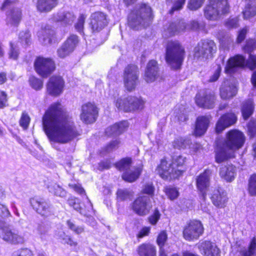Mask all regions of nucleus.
<instances>
[{
    "mask_svg": "<svg viewBox=\"0 0 256 256\" xmlns=\"http://www.w3.org/2000/svg\"><path fill=\"white\" fill-rule=\"evenodd\" d=\"M43 129L50 141L68 143L80 135L60 102L52 103L42 117Z\"/></svg>",
    "mask_w": 256,
    "mask_h": 256,
    "instance_id": "obj_1",
    "label": "nucleus"
},
{
    "mask_svg": "<svg viewBox=\"0 0 256 256\" xmlns=\"http://www.w3.org/2000/svg\"><path fill=\"white\" fill-rule=\"evenodd\" d=\"M246 142V136L242 131L236 128L228 130L223 140L216 142L215 162L220 164L234 158L236 152L244 146Z\"/></svg>",
    "mask_w": 256,
    "mask_h": 256,
    "instance_id": "obj_2",
    "label": "nucleus"
},
{
    "mask_svg": "<svg viewBox=\"0 0 256 256\" xmlns=\"http://www.w3.org/2000/svg\"><path fill=\"white\" fill-rule=\"evenodd\" d=\"M186 158L182 154L173 156L168 164L166 158H163L157 166L156 170L164 180L172 182L178 180L186 171Z\"/></svg>",
    "mask_w": 256,
    "mask_h": 256,
    "instance_id": "obj_3",
    "label": "nucleus"
},
{
    "mask_svg": "<svg viewBox=\"0 0 256 256\" xmlns=\"http://www.w3.org/2000/svg\"><path fill=\"white\" fill-rule=\"evenodd\" d=\"M186 54L185 48L180 41L170 40L167 42L164 58L172 70H178L181 69Z\"/></svg>",
    "mask_w": 256,
    "mask_h": 256,
    "instance_id": "obj_4",
    "label": "nucleus"
},
{
    "mask_svg": "<svg viewBox=\"0 0 256 256\" xmlns=\"http://www.w3.org/2000/svg\"><path fill=\"white\" fill-rule=\"evenodd\" d=\"M132 164V158L130 156L122 158L114 164L116 170L123 172L121 177L126 182L132 183L136 182L143 171L144 165L142 164L134 166L132 170H130Z\"/></svg>",
    "mask_w": 256,
    "mask_h": 256,
    "instance_id": "obj_5",
    "label": "nucleus"
},
{
    "mask_svg": "<svg viewBox=\"0 0 256 256\" xmlns=\"http://www.w3.org/2000/svg\"><path fill=\"white\" fill-rule=\"evenodd\" d=\"M144 103L141 96L130 95L118 98L114 102V106L118 110L129 113L142 110Z\"/></svg>",
    "mask_w": 256,
    "mask_h": 256,
    "instance_id": "obj_6",
    "label": "nucleus"
},
{
    "mask_svg": "<svg viewBox=\"0 0 256 256\" xmlns=\"http://www.w3.org/2000/svg\"><path fill=\"white\" fill-rule=\"evenodd\" d=\"M204 232V225L200 220L191 219L186 222L182 230L183 238L189 242L198 240Z\"/></svg>",
    "mask_w": 256,
    "mask_h": 256,
    "instance_id": "obj_7",
    "label": "nucleus"
},
{
    "mask_svg": "<svg viewBox=\"0 0 256 256\" xmlns=\"http://www.w3.org/2000/svg\"><path fill=\"white\" fill-rule=\"evenodd\" d=\"M217 46L215 42L210 39H203L194 48V58L197 60L212 59L216 52Z\"/></svg>",
    "mask_w": 256,
    "mask_h": 256,
    "instance_id": "obj_8",
    "label": "nucleus"
},
{
    "mask_svg": "<svg viewBox=\"0 0 256 256\" xmlns=\"http://www.w3.org/2000/svg\"><path fill=\"white\" fill-rule=\"evenodd\" d=\"M216 102V94L207 88L198 90L194 96V102L197 106L204 110L214 108Z\"/></svg>",
    "mask_w": 256,
    "mask_h": 256,
    "instance_id": "obj_9",
    "label": "nucleus"
},
{
    "mask_svg": "<svg viewBox=\"0 0 256 256\" xmlns=\"http://www.w3.org/2000/svg\"><path fill=\"white\" fill-rule=\"evenodd\" d=\"M34 67L36 72L40 76L47 78L54 72L56 64L52 58L38 56L34 60Z\"/></svg>",
    "mask_w": 256,
    "mask_h": 256,
    "instance_id": "obj_10",
    "label": "nucleus"
},
{
    "mask_svg": "<svg viewBox=\"0 0 256 256\" xmlns=\"http://www.w3.org/2000/svg\"><path fill=\"white\" fill-rule=\"evenodd\" d=\"M124 86L127 91L134 90L139 82V69L134 64H128L124 69L122 75Z\"/></svg>",
    "mask_w": 256,
    "mask_h": 256,
    "instance_id": "obj_11",
    "label": "nucleus"
},
{
    "mask_svg": "<svg viewBox=\"0 0 256 256\" xmlns=\"http://www.w3.org/2000/svg\"><path fill=\"white\" fill-rule=\"evenodd\" d=\"M230 4L228 0H208L204 8V16H222L230 12Z\"/></svg>",
    "mask_w": 256,
    "mask_h": 256,
    "instance_id": "obj_12",
    "label": "nucleus"
},
{
    "mask_svg": "<svg viewBox=\"0 0 256 256\" xmlns=\"http://www.w3.org/2000/svg\"><path fill=\"white\" fill-rule=\"evenodd\" d=\"M100 108L94 102L84 103L80 106V120L83 123L90 124L95 122L99 115Z\"/></svg>",
    "mask_w": 256,
    "mask_h": 256,
    "instance_id": "obj_13",
    "label": "nucleus"
},
{
    "mask_svg": "<svg viewBox=\"0 0 256 256\" xmlns=\"http://www.w3.org/2000/svg\"><path fill=\"white\" fill-rule=\"evenodd\" d=\"M130 208L136 215L144 216L148 214L152 210L151 200L143 196H138L130 204Z\"/></svg>",
    "mask_w": 256,
    "mask_h": 256,
    "instance_id": "obj_14",
    "label": "nucleus"
},
{
    "mask_svg": "<svg viewBox=\"0 0 256 256\" xmlns=\"http://www.w3.org/2000/svg\"><path fill=\"white\" fill-rule=\"evenodd\" d=\"M30 203L32 209L42 216L47 218L52 214L51 204L44 198L34 196L30 198Z\"/></svg>",
    "mask_w": 256,
    "mask_h": 256,
    "instance_id": "obj_15",
    "label": "nucleus"
},
{
    "mask_svg": "<svg viewBox=\"0 0 256 256\" xmlns=\"http://www.w3.org/2000/svg\"><path fill=\"white\" fill-rule=\"evenodd\" d=\"M65 82L62 76L54 74L52 76L46 84L47 94L53 97L60 96L64 92Z\"/></svg>",
    "mask_w": 256,
    "mask_h": 256,
    "instance_id": "obj_16",
    "label": "nucleus"
},
{
    "mask_svg": "<svg viewBox=\"0 0 256 256\" xmlns=\"http://www.w3.org/2000/svg\"><path fill=\"white\" fill-rule=\"evenodd\" d=\"M238 122L236 114L229 111L222 114L217 120L214 131L216 134H221L225 129L234 125Z\"/></svg>",
    "mask_w": 256,
    "mask_h": 256,
    "instance_id": "obj_17",
    "label": "nucleus"
},
{
    "mask_svg": "<svg viewBox=\"0 0 256 256\" xmlns=\"http://www.w3.org/2000/svg\"><path fill=\"white\" fill-rule=\"evenodd\" d=\"M211 174L212 170L206 168L196 178V187L203 201H205L206 200L207 192L210 186V176Z\"/></svg>",
    "mask_w": 256,
    "mask_h": 256,
    "instance_id": "obj_18",
    "label": "nucleus"
},
{
    "mask_svg": "<svg viewBox=\"0 0 256 256\" xmlns=\"http://www.w3.org/2000/svg\"><path fill=\"white\" fill-rule=\"evenodd\" d=\"M79 42L78 37L70 34L57 50V54L60 58L69 56L76 49Z\"/></svg>",
    "mask_w": 256,
    "mask_h": 256,
    "instance_id": "obj_19",
    "label": "nucleus"
},
{
    "mask_svg": "<svg viewBox=\"0 0 256 256\" xmlns=\"http://www.w3.org/2000/svg\"><path fill=\"white\" fill-rule=\"evenodd\" d=\"M198 248L203 256H220V249L210 240H202L198 244Z\"/></svg>",
    "mask_w": 256,
    "mask_h": 256,
    "instance_id": "obj_20",
    "label": "nucleus"
},
{
    "mask_svg": "<svg viewBox=\"0 0 256 256\" xmlns=\"http://www.w3.org/2000/svg\"><path fill=\"white\" fill-rule=\"evenodd\" d=\"M160 68L158 62L154 60H150L146 66L143 79L147 83H151L160 77Z\"/></svg>",
    "mask_w": 256,
    "mask_h": 256,
    "instance_id": "obj_21",
    "label": "nucleus"
},
{
    "mask_svg": "<svg viewBox=\"0 0 256 256\" xmlns=\"http://www.w3.org/2000/svg\"><path fill=\"white\" fill-rule=\"evenodd\" d=\"M210 200L212 204L217 208H224L228 201V193L223 188L218 186L214 190Z\"/></svg>",
    "mask_w": 256,
    "mask_h": 256,
    "instance_id": "obj_22",
    "label": "nucleus"
},
{
    "mask_svg": "<svg viewBox=\"0 0 256 256\" xmlns=\"http://www.w3.org/2000/svg\"><path fill=\"white\" fill-rule=\"evenodd\" d=\"M211 116L210 115L200 116L196 118L193 134L196 137L204 135L209 127Z\"/></svg>",
    "mask_w": 256,
    "mask_h": 256,
    "instance_id": "obj_23",
    "label": "nucleus"
},
{
    "mask_svg": "<svg viewBox=\"0 0 256 256\" xmlns=\"http://www.w3.org/2000/svg\"><path fill=\"white\" fill-rule=\"evenodd\" d=\"M246 58L240 54H237L230 58L225 67V72L228 74L234 72L236 69L238 68H244L245 66Z\"/></svg>",
    "mask_w": 256,
    "mask_h": 256,
    "instance_id": "obj_24",
    "label": "nucleus"
},
{
    "mask_svg": "<svg viewBox=\"0 0 256 256\" xmlns=\"http://www.w3.org/2000/svg\"><path fill=\"white\" fill-rule=\"evenodd\" d=\"M2 238L5 241L12 244H22L24 242L23 236L20 234L17 230H11L8 228H2Z\"/></svg>",
    "mask_w": 256,
    "mask_h": 256,
    "instance_id": "obj_25",
    "label": "nucleus"
},
{
    "mask_svg": "<svg viewBox=\"0 0 256 256\" xmlns=\"http://www.w3.org/2000/svg\"><path fill=\"white\" fill-rule=\"evenodd\" d=\"M236 166L232 164H227L220 167L219 175L222 179L228 182H231L236 177Z\"/></svg>",
    "mask_w": 256,
    "mask_h": 256,
    "instance_id": "obj_26",
    "label": "nucleus"
},
{
    "mask_svg": "<svg viewBox=\"0 0 256 256\" xmlns=\"http://www.w3.org/2000/svg\"><path fill=\"white\" fill-rule=\"evenodd\" d=\"M58 239L64 245H67L76 252L80 248L79 240L72 234L62 232L58 235Z\"/></svg>",
    "mask_w": 256,
    "mask_h": 256,
    "instance_id": "obj_27",
    "label": "nucleus"
},
{
    "mask_svg": "<svg viewBox=\"0 0 256 256\" xmlns=\"http://www.w3.org/2000/svg\"><path fill=\"white\" fill-rule=\"evenodd\" d=\"M136 252L138 256H157L156 246L150 242L142 243L137 247Z\"/></svg>",
    "mask_w": 256,
    "mask_h": 256,
    "instance_id": "obj_28",
    "label": "nucleus"
},
{
    "mask_svg": "<svg viewBox=\"0 0 256 256\" xmlns=\"http://www.w3.org/2000/svg\"><path fill=\"white\" fill-rule=\"evenodd\" d=\"M108 23L106 17H92L90 20V27L93 33L100 32Z\"/></svg>",
    "mask_w": 256,
    "mask_h": 256,
    "instance_id": "obj_29",
    "label": "nucleus"
},
{
    "mask_svg": "<svg viewBox=\"0 0 256 256\" xmlns=\"http://www.w3.org/2000/svg\"><path fill=\"white\" fill-rule=\"evenodd\" d=\"M58 4V0H38L36 8L42 12L51 11Z\"/></svg>",
    "mask_w": 256,
    "mask_h": 256,
    "instance_id": "obj_30",
    "label": "nucleus"
},
{
    "mask_svg": "<svg viewBox=\"0 0 256 256\" xmlns=\"http://www.w3.org/2000/svg\"><path fill=\"white\" fill-rule=\"evenodd\" d=\"M131 13L136 16H152L153 12L151 6L146 3H140L138 8H134Z\"/></svg>",
    "mask_w": 256,
    "mask_h": 256,
    "instance_id": "obj_31",
    "label": "nucleus"
},
{
    "mask_svg": "<svg viewBox=\"0 0 256 256\" xmlns=\"http://www.w3.org/2000/svg\"><path fill=\"white\" fill-rule=\"evenodd\" d=\"M238 252L240 256H254L256 254V237L250 239L247 248L243 247Z\"/></svg>",
    "mask_w": 256,
    "mask_h": 256,
    "instance_id": "obj_32",
    "label": "nucleus"
},
{
    "mask_svg": "<svg viewBox=\"0 0 256 256\" xmlns=\"http://www.w3.org/2000/svg\"><path fill=\"white\" fill-rule=\"evenodd\" d=\"M155 194V187L151 182H147L142 185L139 196H143L150 200L153 198Z\"/></svg>",
    "mask_w": 256,
    "mask_h": 256,
    "instance_id": "obj_33",
    "label": "nucleus"
},
{
    "mask_svg": "<svg viewBox=\"0 0 256 256\" xmlns=\"http://www.w3.org/2000/svg\"><path fill=\"white\" fill-rule=\"evenodd\" d=\"M254 111V104L252 101L248 100L243 103L241 112L244 120H247L252 114Z\"/></svg>",
    "mask_w": 256,
    "mask_h": 256,
    "instance_id": "obj_34",
    "label": "nucleus"
},
{
    "mask_svg": "<svg viewBox=\"0 0 256 256\" xmlns=\"http://www.w3.org/2000/svg\"><path fill=\"white\" fill-rule=\"evenodd\" d=\"M236 94V90L233 86H224L220 88V95L222 99L228 100L232 98Z\"/></svg>",
    "mask_w": 256,
    "mask_h": 256,
    "instance_id": "obj_35",
    "label": "nucleus"
},
{
    "mask_svg": "<svg viewBox=\"0 0 256 256\" xmlns=\"http://www.w3.org/2000/svg\"><path fill=\"white\" fill-rule=\"evenodd\" d=\"M78 212L86 217L89 218L92 216L94 214L92 204L89 200L86 202H82Z\"/></svg>",
    "mask_w": 256,
    "mask_h": 256,
    "instance_id": "obj_36",
    "label": "nucleus"
},
{
    "mask_svg": "<svg viewBox=\"0 0 256 256\" xmlns=\"http://www.w3.org/2000/svg\"><path fill=\"white\" fill-rule=\"evenodd\" d=\"M186 26L183 24L172 22L169 25L168 30L170 36H172L181 32H184Z\"/></svg>",
    "mask_w": 256,
    "mask_h": 256,
    "instance_id": "obj_37",
    "label": "nucleus"
},
{
    "mask_svg": "<svg viewBox=\"0 0 256 256\" xmlns=\"http://www.w3.org/2000/svg\"><path fill=\"white\" fill-rule=\"evenodd\" d=\"M248 192L251 196H256V173L250 175L248 180Z\"/></svg>",
    "mask_w": 256,
    "mask_h": 256,
    "instance_id": "obj_38",
    "label": "nucleus"
},
{
    "mask_svg": "<svg viewBox=\"0 0 256 256\" xmlns=\"http://www.w3.org/2000/svg\"><path fill=\"white\" fill-rule=\"evenodd\" d=\"M164 192L165 193L167 197L172 200L176 199L179 196L178 188L171 186H168L164 187Z\"/></svg>",
    "mask_w": 256,
    "mask_h": 256,
    "instance_id": "obj_39",
    "label": "nucleus"
},
{
    "mask_svg": "<svg viewBox=\"0 0 256 256\" xmlns=\"http://www.w3.org/2000/svg\"><path fill=\"white\" fill-rule=\"evenodd\" d=\"M129 124L126 120H124L114 124V132L120 135L127 130Z\"/></svg>",
    "mask_w": 256,
    "mask_h": 256,
    "instance_id": "obj_40",
    "label": "nucleus"
},
{
    "mask_svg": "<svg viewBox=\"0 0 256 256\" xmlns=\"http://www.w3.org/2000/svg\"><path fill=\"white\" fill-rule=\"evenodd\" d=\"M31 118L26 111H23L19 120V125L24 130H26L30 124Z\"/></svg>",
    "mask_w": 256,
    "mask_h": 256,
    "instance_id": "obj_41",
    "label": "nucleus"
},
{
    "mask_svg": "<svg viewBox=\"0 0 256 256\" xmlns=\"http://www.w3.org/2000/svg\"><path fill=\"white\" fill-rule=\"evenodd\" d=\"M168 240V236L166 230H160L156 238V243L158 247H164Z\"/></svg>",
    "mask_w": 256,
    "mask_h": 256,
    "instance_id": "obj_42",
    "label": "nucleus"
},
{
    "mask_svg": "<svg viewBox=\"0 0 256 256\" xmlns=\"http://www.w3.org/2000/svg\"><path fill=\"white\" fill-rule=\"evenodd\" d=\"M161 213L158 208H155L152 212L148 217V223L152 226H156L161 217Z\"/></svg>",
    "mask_w": 256,
    "mask_h": 256,
    "instance_id": "obj_43",
    "label": "nucleus"
},
{
    "mask_svg": "<svg viewBox=\"0 0 256 256\" xmlns=\"http://www.w3.org/2000/svg\"><path fill=\"white\" fill-rule=\"evenodd\" d=\"M28 82L30 86L36 90H40L43 87V80L34 76L30 77Z\"/></svg>",
    "mask_w": 256,
    "mask_h": 256,
    "instance_id": "obj_44",
    "label": "nucleus"
},
{
    "mask_svg": "<svg viewBox=\"0 0 256 256\" xmlns=\"http://www.w3.org/2000/svg\"><path fill=\"white\" fill-rule=\"evenodd\" d=\"M132 193L126 189L118 188L116 192V198L118 201L123 202L130 198Z\"/></svg>",
    "mask_w": 256,
    "mask_h": 256,
    "instance_id": "obj_45",
    "label": "nucleus"
},
{
    "mask_svg": "<svg viewBox=\"0 0 256 256\" xmlns=\"http://www.w3.org/2000/svg\"><path fill=\"white\" fill-rule=\"evenodd\" d=\"M50 191L54 196L60 198L66 197L67 194L66 191L62 186L57 184L53 185Z\"/></svg>",
    "mask_w": 256,
    "mask_h": 256,
    "instance_id": "obj_46",
    "label": "nucleus"
},
{
    "mask_svg": "<svg viewBox=\"0 0 256 256\" xmlns=\"http://www.w3.org/2000/svg\"><path fill=\"white\" fill-rule=\"evenodd\" d=\"M112 158H106L101 160L98 163V169L100 171L110 168L114 166Z\"/></svg>",
    "mask_w": 256,
    "mask_h": 256,
    "instance_id": "obj_47",
    "label": "nucleus"
},
{
    "mask_svg": "<svg viewBox=\"0 0 256 256\" xmlns=\"http://www.w3.org/2000/svg\"><path fill=\"white\" fill-rule=\"evenodd\" d=\"M66 224L70 230L78 235L84 232V228L83 226H76L74 222L70 220H67L66 221Z\"/></svg>",
    "mask_w": 256,
    "mask_h": 256,
    "instance_id": "obj_48",
    "label": "nucleus"
},
{
    "mask_svg": "<svg viewBox=\"0 0 256 256\" xmlns=\"http://www.w3.org/2000/svg\"><path fill=\"white\" fill-rule=\"evenodd\" d=\"M19 38L26 46L30 45L32 42L31 34L28 30L22 31L20 34Z\"/></svg>",
    "mask_w": 256,
    "mask_h": 256,
    "instance_id": "obj_49",
    "label": "nucleus"
},
{
    "mask_svg": "<svg viewBox=\"0 0 256 256\" xmlns=\"http://www.w3.org/2000/svg\"><path fill=\"white\" fill-rule=\"evenodd\" d=\"M67 202L70 206L76 211H78L82 203L78 198L74 196L69 197L67 200Z\"/></svg>",
    "mask_w": 256,
    "mask_h": 256,
    "instance_id": "obj_50",
    "label": "nucleus"
},
{
    "mask_svg": "<svg viewBox=\"0 0 256 256\" xmlns=\"http://www.w3.org/2000/svg\"><path fill=\"white\" fill-rule=\"evenodd\" d=\"M247 134L250 138L256 136V120H251L247 124Z\"/></svg>",
    "mask_w": 256,
    "mask_h": 256,
    "instance_id": "obj_51",
    "label": "nucleus"
},
{
    "mask_svg": "<svg viewBox=\"0 0 256 256\" xmlns=\"http://www.w3.org/2000/svg\"><path fill=\"white\" fill-rule=\"evenodd\" d=\"M245 66L250 70H254L256 68V54H249L248 58L246 60Z\"/></svg>",
    "mask_w": 256,
    "mask_h": 256,
    "instance_id": "obj_52",
    "label": "nucleus"
},
{
    "mask_svg": "<svg viewBox=\"0 0 256 256\" xmlns=\"http://www.w3.org/2000/svg\"><path fill=\"white\" fill-rule=\"evenodd\" d=\"M205 0H188L187 7L191 10H196L200 8Z\"/></svg>",
    "mask_w": 256,
    "mask_h": 256,
    "instance_id": "obj_53",
    "label": "nucleus"
},
{
    "mask_svg": "<svg viewBox=\"0 0 256 256\" xmlns=\"http://www.w3.org/2000/svg\"><path fill=\"white\" fill-rule=\"evenodd\" d=\"M68 186L80 195H86L84 189L82 184L79 182L70 183L68 184Z\"/></svg>",
    "mask_w": 256,
    "mask_h": 256,
    "instance_id": "obj_54",
    "label": "nucleus"
},
{
    "mask_svg": "<svg viewBox=\"0 0 256 256\" xmlns=\"http://www.w3.org/2000/svg\"><path fill=\"white\" fill-rule=\"evenodd\" d=\"M186 0H176L169 10V14H173L175 12L180 10L184 7Z\"/></svg>",
    "mask_w": 256,
    "mask_h": 256,
    "instance_id": "obj_55",
    "label": "nucleus"
},
{
    "mask_svg": "<svg viewBox=\"0 0 256 256\" xmlns=\"http://www.w3.org/2000/svg\"><path fill=\"white\" fill-rule=\"evenodd\" d=\"M8 96L7 92L0 90V110L8 106Z\"/></svg>",
    "mask_w": 256,
    "mask_h": 256,
    "instance_id": "obj_56",
    "label": "nucleus"
},
{
    "mask_svg": "<svg viewBox=\"0 0 256 256\" xmlns=\"http://www.w3.org/2000/svg\"><path fill=\"white\" fill-rule=\"evenodd\" d=\"M256 48V42L252 39H248L246 40V44L242 47V50L245 52L249 54Z\"/></svg>",
    "mask_w": 256,
    "mask_h": 256,
    "instance_id": "obj_57",
    "label": "nucleus"
},
{
    "mask_svg": "<svg viewBox=\"0 0 256 256\" xmlns=\"http://www.w3.org/2000/svg\"><path fill=\"white\" fill-rule=\"evenodd\" d=\"M242 12L244 16H255L256 15V6L248 4Z\"/></svg>",
    "mask_w": 256,
    "mask_h": 256,
    "instance_id": "obj_58",
    "label": "nucleus"
},
{
    "mask_svg": "<svg viewBox=\"0 0 256 256\" xmlns=\"http://www.w3.org/2000/svg\"><path fill=\"white\" fill-rule=\"evenodd\" d=\"M19 50L17 47L12 43L10 44V50L8 52V57L10 59L16 60L19 56Z\"/></svg>",
    "mask_w": 256,
    "mask_h": 256,
    "instance_id": "obj_59",
    "label": "nucleus"
},
{
    "mask_svg": "<svg viewBox=\"0 0 256 256\" xmlns=\"http://www.w3.org/2000/svg\"><path fill=\"white\" fill-rule=\"evenodd\" d=\"M120 144L119 140H116L110 141L104 147V150L106 152H110L118 148Z\"/></svg>",
    "mask_w": 256,
    "mask_h": 256,
    "instance_id": "obj_60",
    "label": "nucleus"
},
{
    "mask_svg": "<svg viewBox=\"0 0 256 256\" xmlns=\"http://www.w3.org/2000/svg\"><path fill=\"white\" fill-rule=\"evenodd\" d=\"M248 32V28L246 26L243 28L238 31L236 39V42L237 44H240L246 38Z\"/></svg>",
    "mask_w": 256,
    "mask_h": 256,
    "instance_id": "obj_61",
    "label": "nucleus"
},
{
    "mask_svg": "<svg viewBox=\"0 0 256 256\" xmlns=\"http://www.w3.org/2000/svg\"><path fill=\"white\" fill-rule=\"evenodd\" d=\"M150 226H145L142 227L136 234V238L138 239H141L148 236L150 232Z\"/></svg>",
    "mask_w": 256,
    "mask_h": 256,
    "instance_id": "obj_62",
    "label": "nucleus"
},
{
    "mask_svg": "<svg viewBox=\"0 0 256 256\" xmlns=\"http://www.w3.org/2000/svg\"><path fill=\"white\" fill-rule=\"evenodd\" d=\"M56 32L52 30H50L44 34V41L48 40V43L51 44L56 39Z\"/></svg>",
    "mask_w": 256,
    "mask_h": 256,
    "instance_id": "obj_63",
    "label": "nucleus"
},
{
    "mask_svg": "<svg viewBox=\"0 0 256 256\" xmlns=\"http://www.w3.org/2000/svg\"><path fill=\"white\" fill-rule=\"evenodd\" d=\"M186 144V140L182 138H179L174 141V146L178 149L185 148Z\"/></svg>",
    "mask_w": 256,
    "mask_h": 256,
    "instance_id": "obj_64",
    "label": "nucleus"
}]
</instances>
